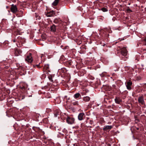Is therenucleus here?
Masks as SVG:
<instances>
[{"instance_id": "f257e3e1", "label": "nucleus", "mask_w": 146, "mask_h": 146, "mask_svg": "<svg viewBox=\"0 0 146 146\" xmlns=\"http://www.w3.org/2000/svg\"><path fill=\"white\" fill-rule=\"evenodd\" d=\"M66 120L67 122L69 124H72L74 123V118L71 117H68Z\"/></svg>"}, {"instance_id": "f03ea898", "label": "nucleus", "mask_w": 146, "mask_h": 146, "mask_svg": "<svg viewBox=\"0 0 146 146\" xmlns=\"http://www.w3.org/2000/svg\"><path fill=\"white\" fill-rule=\"evenodd\" d=\"M10 9L11 11L13 13H16L18 11V9L16 5H11Z\"/></svg>"}, {"instance_id": "7ed1b4c3", "label": "nucleus", "mask_w": 146, "mask_h": 146, "mask_svg": "<svg viewBox=\"0 0 146 146\" xmlns=\"http://www.w3.org/2000/svg\"><path fill=\"white\" fill-rule=\"evenodd\" d=\"M121 54L124 56H126L127 54V51L125 47L122 48L121 50Z\"/></svg>"}, {"instance_id": "20e7f679", "label": "nucleus", "mask_w": 146, "mask_h": 146, "mask_svg": "<svg viewBox=\"0 0 146 146\" xmlns=\"http://www.w3.org/2000/svg\"><path fill=\"white\" fill-rule=\"evenodd\" d=\"M138 101L139 103L142 105H144L145 104L144 97L143 96H141L138 98Z\"/></svg>"}, {"instance_id": "39448f33", "label": "nucleus", "mask_w": 146, "mask_h": 146, "mask_svg": "<svg viewBox=\"0 0 146 146\" xmlns=\"http://www.w3.org/2000/svg\"><path fill=\"white\" fill-rule=\"evenodd\" d=\"M25 60L28 62L31 63L32 62L33 60L31 53H30L29 55L27 56L26 58H25Z\"/></svg>"}, {"instance_id": "423d86ee", "label": "nucleus", "mask_w": 146, "mask_h": 146, "mask_svg": "<svg viewBox=\"0 0 146 146\" xmlns=\"http://www.w3.org/2000/svg\"><path fill=\"white\" fill-rule=\"evenodd\" d=\"M85 117L84 113H82L79 114L78 116V118L79 120H82L84 119Z\"/></svg>"}, {"instance_id": "0eeeda50", "label": "nucleus", "mask_w": 146, "mask_h": 146, "mask_svg": "<svg viewBox=\"0 0 146 146\" xmlns=\"http://www.w3.org/2000/svg\"><path fill=\"white\" fill-rule=\"evenodd\" d=\"M132 84V82L130 81H129L127 83L126 86L127 89L130 90L131 89V86Z\"/></svg>"}, {"instance_id": "6e6552de", "label": "nucleus", "mask_w": 146, "mask_h": 146, "mask_svg": "<svg viewBox=\"0 0 146 146\" xmlns=\"http://www.w3.org/2000/svg\"><path fill=\"white\" fill-rule=\"evenodd\" d=\"M55 14L54 12L53 11H52L46 14V16L48 17L53 16Z\"/></svg>"}, {"instance_id": "1a4fd4ad", "label": "nucleus", "mask_w": 146, "mask_h": 146, "mask_svg": "<svg viewBox=\"0 0 146 146\" xmlns=\"http://www.w3.org/2000/svg\"><path fill=\"white\" fill-rule=\"evenodd\" d=\"M51 31L52 32H55L56 30V26L55 25H53L50 27Z\"/></svg>"}, {"instance_id": "9d476101", "label": "nucleus", "mask_w": 146, "mask_h": 146, "mask_svg": "<svg viewBox=\"0 0 146 146\" xmlns=\"http://www.w3.org/2000/svg\"><path fill=\"white\" fill-rule=\"evenodd\" d=\"M21 53V51L19 49H17L15 51V54L16 56H18Z\"/></svg>"}, {"instance_id": "9b49d317", "label": "nucleus", "mask_w": 146, "mask_h": 146, "mask_svg": "<svg viewBox=\"0 0 146 146\" xmlns=\"http://www.w3.org/2000/svg\"><path fill=\"white\" fill-rule=\"evenodd\" d=\"M112 128V126L111 125H107L104 127L103 129L105 130H106L108 129H111Z\"/></svg>"}, {"instance_id": "f8f14e48", "label": "nucleus", "mask_w": 146, "mask_h": 146, "mask_svg": "<svg viewBox=\"0 0 146 146\" xmlns=\"http://www.w3.org/2000/svg\"><path fill=\"white\" fill-rule=\"evenodd\" d=\"M90 98L88 96H86L84 97L83 98V100L85 102H88L90 101Z\"/></svg>"}, {"instance_id": "ddd939ff", "label": "nucleus", "mask_w": 146, "mask_h": 146, "mask_svg": "<svg viewBox=\"0 0 146 146\" xmlns=\"http://www.w3.org/2000/svg\"><path fill=\"white\" fill-rule=\"evenodd\" d=\"M115 100L116 103L117 104H120V103L121 102V100L119 98H116L115 99Z\"/></svg>"}, {"instance_id": "4468645a", "label": "nucleus", "mask_w": 146, "mask_h": 146, "mask_svg": "<svg viewBox=\"0 0 146 146\" xmlns=\"http://www.w3.org/2000/svg\"><path fill=\"white\" fill-rule=\"evenodd\" d=\"M59 0H55L52 3V5L54 6L56 5L59 2Z\"/></svg>"}, {"instance_id": "2eb2a0df", "label": "nucleus", "mask_w": 146, "mask_h": 146, "mask_svg": "<svg viewBox=\"0 0 146 146\" xmlns=\"http://www.w3.org/2000/svg\"><path fill=\"white\" fill-rule=\"evenodd\" d=\"M60 20L57 19H54V23L56 24L60 23Z\"/></svg>"}, {"instance_id": "dca6fc26", "label": "nucleus", "mask_w": 146, "mask_h": 146, "mask_svg": "<svg viewBox=\"0 0 146 146\" xmlns=\"http://www.w3.org/2000/svg\"><path fill=\"white\" fill-rule=\"evenodd\" d=\"M80 96V94L79 93H77L74 95V97L75 98H79Z\"/></svg>"}, {"instance_id": "f3484780", "label": "nucleus", "mask_w": 146, "mask_h": 146, "mask_svg": "<svg viewBox=\"0 0 146 146\" xmlns=\"http://www.w3.org/2000/svg\"><path fill=\"white\" fill-rule=\"evenodd\" d=\"M73 104L75 106H78V101H74L72 102Z\"/></svg>"}, {"instance_id": "a211bd4d", "label": "nucleus", "mask_w": 146, "mask_h": 146, "mask_svg": "<svg viewBox=\"0 0 146 146\" xmlns=\"http://www.w3.org/2000/svg\"><path fill=\"white\" fill-rule=\"evenodd\" d=\"M103 11L105 12L108 11V9L106 8L103 7L101 9Z\"/></svg>"}, {"instance_id": "6ab92c4d", "label": "nucleus", "mask_w": 146, "mask_h": 146, "mask_svg": "<svg viewBox=\"0 0 146 146\" xmlns=\"http://www.w3.org/2000/svg\"><path fill=\"white\" fill-rule=\"evenodd\" d=\"M40 64V63H39L38 64H37V65H36V66L38 68H40V67L39 66Z\"/></svg>"}, {"instance_id": "aec40b11", "label": "nucleus", "mask_w": 146, "mask_h": 146, "mask_svg": "<svg viewBox=\"0 0 146 146\" xmlns=\"http://www.w3.org/2000/svg\"><path fill=\"white\" fill-rule=\"evenodd\" d=\"M49 79L50 81L53 82V80L52 79L51 77L49 78Z\"/></svg>"}, {"instance_id": "412c9836", "label": "nucleus", "mask_w": 146, "mask_h": 146, "mask_svg": "<svg viewBox=\"0 0 146 146\" xmlns=\"http://www.w3.org/2000/svg\"><path fill=\"white\" fill-rule=\"evenodd\" d=\"M13 41L14 42H16V40H13Z\"/></svg>"}, {"instance_id": "4be33fe9", "label": "nucleus", "mask_w": 146, "mask_h": 146, "mask_svg": "<svg viewBox=\"0 0 146 146\" xmlns=\"http://www.w3.org/2000/svg\"><path fill=\"white\" fill-rule=\"evenodd\" d=\"M6 8H7L8 9L9 8V7L8 6H6Z\"/></svg>"}, {"instance_id": "5701e85b", "label": "nucleus", "mask_w": 146, "mask_h": 146, "mask_svg": "<svg viewBox=\"0 0 146 146\" xmlns=\"http://www.w3.org/2000/svg\"><path fill=\"white\" fill-rule=\"evenodd\" d=\"M129 11L130 12H131V11L130 10H129Z\"/></svg>"}, {"instance_id": "b1692460", "label": "nucleus", "mask_w": 146, "mask_h": 146, "mask_svg": "<svg viewBox=\"0 0 146 146\" xmlns=\"http://www.w3.org/2000/svg\"><path fill=\"white\" fill-rule=\"evenodd\" d=\"M144 40L146 42V39H145Z\"/></svg>"}, {"instance_id": "393cba45", "label": "nucleus", "mask_w": 146, "mask_h": 146, "mask_svg": "<svg viewBox=\"0 0 146 146\" xmlns=\"http://www.w3.org/2000/svg\"><path fill=\"white\" fill-rule=\"evenodd\" d=\"M67 97V96H65V97Z\"/></svg>"}, {"instance_id": "a878e982", "label": "nucleus", "mask_w": 146, "mask_h": 146, "mask_svg": "<svg viewBox=\"0 0 146 146\" xmlns=\"http://www.w3.org/2000/svg\"><path fill=\"white\" fill-rule=\"evenodd\" d=\"M69 98H68V100H69Z\"/></svg>"}]
</instances>
